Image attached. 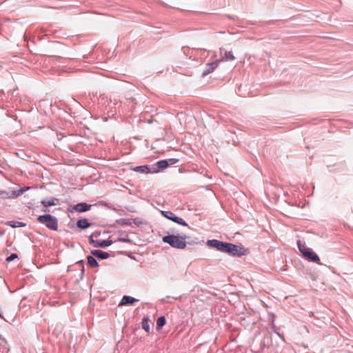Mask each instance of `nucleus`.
<instances>
[{
  "label": "nucleus",
  "mask_w": 353,
  "mask_h": 353,
  "mask_svg": "<svg viewBox=\"0 0 353 353\" xmlns=\"http://www.w3.org/2000/svg\"><path fill=\"white\" fill-rule=\"evenodd\" d=\"M223 253L239 257L245 254V250L243 247L225 242Z\"/></svg>",
  "instance_id": "obj_4"
},
{
  "label": "nucleus",
  "mask_w": 353,
  "mask_h": 353,
  "mask_svg": "<svg viewBox=\"0 0 353 353\" xmlns=\"http://www.w3.org/2000/svg\"><path fill=\"white\" fill-rule=\"evenodd\" d=\"M77 226L80 229H86L90 226V223L86 219H82L77 221Z\"/></svg>",
  "instance_id": "obj_14"
},
{
  "label": "nucleus",
  "mask_w": 353,
  "mask_h": 353,
  "mask_svg": "<svg viewBox=\"0 0 353 353\" xmlns=\"http://www.w3.org/2000/svg\"><path fill=\"white\" fill-rule=\"evenodd\" d=\"M116 241H119V242H124V243H130L131 242V240L128 237V236L126 235V236H123V237H119Z\"/></svg>",
  "instance_id": "obj_23"
},
{
  "label": "nucleus",
  "mask_w": 353,
  "mask_h": 353,
  "mask_svg": "<svg viewBox=\"0 0 353 353\" xmlns=\"http://www.w3.org/2000/svg\"><path fill=\"white\" fill-rule=\"evenodd\" d=\"M59 200L57 198H51L50 200H42L41 201V205H43V208L42 209V212H49V210L48 209L50 206H54L59 204Z\"/></svg>",
  "instance_id": "obj_7"
},
{
  "label": "nucleus",
  "mask_w": 353,
  "mask_h": 353,
  "mask_svg": "<svg viewBox=\"0 0 353 353\" xmlns=\"http://www.w3.org/2000/svg\"><path fill=\"white\" fill-rule=\"evenodd\" d=\"M91 254L100 259H106L110 256L108 252H103L101 250H94L90 252Z\"/></svg>",
  "instance_id": "obj_11"
},
{
  "label": "nucleus",
  "mask_w": 353,
  "mask_h": 353,
  "mask_svg": "<svg viewBox=\"0 0 353 353\" xmlns=\"http://www.w3.org/2000/svg\"><path fill=\"white\" fill-rule=\"evenodd\" d=\"M137 301H138L137 299H136L132 296L125 295L123 296L121 302L119 303V306L132 305L133 303H134Z\"/></svg>",
  "instance_id": "obj_9"
},
{
  "label": "nucleus",
  "mask_w": 353,
  "mask_h": 353,
  "mask_svg": "<svg viewBox=\"0 0 353 353\" xmlns=\"http://www.w3.org/2000/svg\"><path fill=\"white\" fill-rule=\"evenodd\" d=\"M17 258H18V256L17 254L12 253L8 257H7L6 261L9 263Z\"/></svg>",
  "instance_id": "obj_24"
},
{
  "label": "nucleus",
  "mask_w": 353,
  "mask_h": 353,
  "mask_svg": "<svg viewBox=\"0 0 353 353\" xmlns=\"http://www.w3.org/2000/svg\"><path fill=\"white\" fill-rule=\"evenodd\" d=\"M220 61L216 60L206 64L205 70L202 72L203 77H205L212 72L219 65Z\"/></svg>",
  "instance_id": "obj_8"
},
{
  "label": "nucleus",
  "mask_w": 353,
  "mask_h": 353,
  "mask_svg": "<svg viewBox=\"0 0 353 353\" xmlns=\"http://www.w3.org/2000/svg\"><path fill=\"white\" fill-rule=\"evenodd\" d=\"M275 333L279 336V337H280L283 341H284V337H283V336L282 334H281L278 332H275Z\"/></svg>",
  "instance_id": "obj_26"
},
{
  "label": "nucleus",
  "mask_w": 353,
  "mask_h": 353,
  "mask_svg": "<svg viewBox=\"0 0 353 353\" xmlns=\"http://www.w3.org/2000/svg\"><path fill=\"white\" fill-rule=\"evenodd\" d=\"M134 171L141 172V173H150L151 172L150 168L148 165H139L133 168Z\"/></svg>",
  "instance_id": "obj_16"
},
{
  "label": "nucleus",
  "mask_w": 353,
  "mask_h": 353,
  "mask_svg": "<svg viewBox=\"0 0 353 353\" xmlns=\"http://www.w3.org/2000/svg\"><path fill=\"white\" fill-rule=\"evenodd\" d=\"M0 317H2V315H1V313H0Z\"/></svg>",
  "instance_id": "obj_29"
},
{
  "label": "nucleus",
  "mask_w": 353,
  "mask_h": 353,
  "mask_svg": "<svg viewBox=\"0 0 353 353\" xmlns=\"http://www.w3.org/2000/svg\"><path fill=\"white\" fill-rule=\"evenodd\" d=\"M3 94V92L2 90H0V97H1V95Z\"/></svg>",
  "instance_id": "obj_27"
},
{
  "label": "nucleus",
  "mask_w": 353,
  "mask_h": 353,
  "mask_svg": "<svg viewBox=\"0 0 353 353\" xmlns=\"http://www.w3.org/2000/svg\"><path fill=\"white\" fill-rule=\"evenodd\" d=\"M87 261L89 266L92 268H97L99 266L97 261L92 256H87Z\"/></svg>",
  "instance_id": "obj_17"
},
{
  "label": "nucleus",
  "mask_w": 353,
  "mask_h": 353,
  "mask_svg": "<svg viewBox=\"0 0 353 353\" xmlns=\"http://www.w3.org/2000/svg\"><path fill=\"white\" fill-rule=\"evenodd\" d=\"M30 189V187H24L22 188H20L18 190L13 191L12 193V197H18V196L22 195L25 192H26L27 190H28Z\"/></svg>",
  "instance_id": "obj_18"
},
{
  "label": "nucleus",
  "mask_w": 353,
  "mask_h": 353,
  "mask_svg": "<svg viewBox=\"0 0 353 353\" xmlns=\"http://www.w3.org/2000/svg\"><path fill=\"white\" fill-rule=\"evenodd\" d=\"M207 245L210 248H215L216 250L223 252L225 242L219 241L217 239L208 240L206 243Z\"/></svg>",
  "instance_id": "obj_6"
},
{
  "label": "nucleus",
  "mask_w": 353,
  "mask_h": 353,
  "mask_svg": "<svg viewBox=\"0 0 353 353\" xmlns=\"http://www.w3.org/2000/svg\"><path fill=\"white\" fill-rule=\"evenodd\" d=\"M112 244V240L97 241L94 248H107Z\"/></svg>",
  "instance_id": "obj_12"
},
{
  "label": "nucleus",
  "mask_w": 353,
  "mask_h": 353,
  "mask_svg": "<svg viewBox=\"0 0 353 353\" xmlns=\"http://www.w3.org/2000/svg\"><path fill=\"white\" fill-rule=\"evenodd\" d=\"M298 248L301 253L310 261L319 263L320 259L313 250L307 248L305 244H302L300 241L297 242Z\"/></svg>",
  "instance_id": "obj_3"
},
{
  "label": "nucleus",
  "mask_w": 353,
  "mask_h": 353,
  "mask_svg": "<svg viewBox=\"0 0 353 353\" xmlns=\"http://www.w3.org/2000/svg\"><path fill=\"white\" fill-rule=\"evenodd\" d=\"M91 208V205L87 204L85 203H79L75 205H74L73 209L79 212H83L89 210Z\"/></svg>",
  "instance_id": "obj_10"
},
{
  "label": "nucleus",
  "mask_w": 353,
  "mask_h": 353,
  "mask_svg": "<svg viewBox=\"0 0 353 353\" xmlns=\"http://www.w3.org/2000/svg\"><path fill=\"white\" fill-rule=\"evenodd\" d=\"M79 263H83V261H79Z\"/></svg>",
  "instance_id": "obj_28"
},
{
  "label": "nucleus",
  "mask_w": 353,
  "mask_h": 353,
  "mask_svg": "<svg viewBox=\"0 0 353 353\" xmlns=\"http://www.w3.org/2000/svg\"><path fill=\"white\" fill-rule=\"evenodd\" d=\"M158 169H165L169 166L168 161L165 160H161L156 163L155 164Z\"/></svg>",
  "instance_id": "obj_20"
},
{
  "label": "nucleus",
  "mask_w": 353,
  "mask_h": 353,
  "mask_svg": "<svg viewBox=\"0 0 353 353\" xmlns=\"http://www.w3.org/2000/svg\"><path fill=\"white\" fill-rule=\"evenodd\" d=\"M166 323V319L164 316H161L157 319V327L160 329L163 326H164Z\"/></svg>",
  "instance_id": "obj_21"
},
{
  "label": "nucleus",
  "mask_w": 353,
  "mask_h": 353,
  "mask_svg": "<svg viewBox=\"0 0 353 353\" xmlns=\"http://www.w3.org/2000/svg\"><path fill=\"white\" fill-rule=\"evenodd\" d=\"M5 224L13 228L24 227L26 225V223L17 221H7Z\"/></svg>",
  "instance_id": "obj_15"
},
{
  "label": "nucleus",
  "mask_w": 353,
  "mask_h": 353,
  "mask_svg": "<svg viewBox=\"0 0 353 353\" xmlns=\"http://www.w3.org/2000/svg\"><path fill=\"white\" fill-rule=\"evenodd\" d=\"M163 216L168 219L172 220L181 225L188 226L187 223L181 218L176 216L174 213L171 211H161Z\"/></svg>",
  "instance_id": "obj_5"
},
{
  "label": "nucleus",
  "mask_w": 353,
  "mask_h": 353,
  "mask_svg": "<svg viewBox=\"0 0 353 353\" xmlns=\"http://www.w3.org/2000/svg\"><path fill=\"white\" fill-rule=\"evenodd\" d=\"M235 59L234 56L233 55L232 51H225L224 54L221 57V58L219 60L221 61H233Z\"/></svg>",
  "instance_id": "obj_13"
},
{
  "label": "nucleus",
  "mask_w": 353,
  "mask_h": 353,
  "mask_svg": "<svg viewBox=\"0 0 353 353\" xmlns=\"http://www.w3.org/2000/svg\"><path fill=\"white\" fill-rule=\"evenodd\" d=\"M141 326H142V328L146 332H150V324H149V321H148V318L147 317H144L142 320V323H141Z\"/></svg>",
  "instance_id": "obj_19"
},
{
  "label": "nucleus",
  "mask_w": 353,
  "mask_h": 353,
  "mask_svg": "<svg viewBox=\"0 0 353 353\" xmlns=\"http://www.w3.org/2000/svg\"><path fill=\"white\" fill-rule=\"evenodd\" d=\"M37 221L51 230L57 231L58 230V219L51 214L40 215L37 217Z\"/></svg>",
  "instance_id": "obj_2"
},
{
  "label": "nucleus",
  "mask_w": 353,
  "mask_h": 353,
  "mask_svg": "<svg viewBox=\"0 0 353 353\" xmlns=\"http://www.w3.org/2000/svg\"><path fill=\"white\" fill-rule=\"evenodd\" d=\"M99 236V234H97V233H93L92 234H91L89 238H88V240H89V243L93 246L94 247L95 246V244L97 243V240H94L93 239V236H95V237H97Z\"/></svg>",
  "instance_id": "obj_22"
},
{
  "label": "nucleus",
  "mask_w": 353,
  "mask_h": 353,
  "mask_svg": "<svg viewBox=\"0 0 353 353\" xmlns=\"http://www.w3.org/2000/svg\"><path fill=\"white\" fill-rule=\"evenodd\" d=\"M166 161H168L169 165H173V164H175L176 163H177L179 161V159L172 158V159H166Z\"/></svg>",
  "instance_id": "obj_25"
},
{
  "label": "nucleus",
  "mask_w": 353,
  "mask_h": 353,
  "mask_svg": "<svg viewBox=\"0 0 353 353\" xmlns=\"http://www.w3.org/2000/svg\"><path fill=\"white\" fill-rule=\"evenodd\" d=\"M187 238L188 236L185 234L181 236L170 234L163 236L162 241L174 248L183 250L186 248L185 240Z\"/></svg>",
  "instance_id": "obj_1"
}]
</instances>
